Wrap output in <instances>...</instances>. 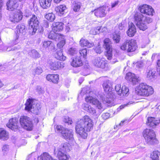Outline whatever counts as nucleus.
Returning a JSON list of instances; mask_svg holds the SVG:
<instances>
[{
    "label": "nucleus",
    "mask_w": 160,
    "mask_h": 160,
    "mask_svg": "<svg viewBox=\"0 0 160 160\" xmlns=\"http://www.w3.org/2000/svg\"><path fill=\"white\" fill-rule=\"evenodd\" d=\"M93 123L92 121L88 116H84L82 118L76 123V132L83 139H86L87 137V132H89L92 129Z\"/></svg>",
    "instance_id": "obj_1"
},
{
    "label": "nucleus",
    "mask_w": 160,
    "mask_h": 160,
    "mask_svg": "<svg viewBox=\"0 0 160 160\" xmlns=\"http://www.w3.org/2000/svg\"><path fill=\"white\" fill-rule=\"evenodd\" d=\"M134 22L137 27L141 30H145L148 28V24L152 21L149 17H144L140 13H137L134 16Z\"/></svg>",
    "instance_id": "obj_2"
},
{
    "label": "nucleus",
    "mask_w": 160,
    "mask_h": 160,
    "mask_svg": "<svg viewBox=\"0 0 160 160\" xmlns=\"http://www.w3.org/2000/svg\"><path fill=\"white\" fill-rule=\"evenodd\" d=\"M70 146L68 142L62 144L56 150L54 149V152L57 153V155L59 160H68L69 158V155H66L63 152H69L70 150Z\"/></svg>",
    "instance_id": "obj_3"
},
{
    "label": "nucleus",
    "mask_w": 160,
    "mask_h": 160,
    "mask_svg": "<svg viewBox=\"0 0 160 160\" xmlns=\"http://www.w3.org/2000/svg\"><path fill=\"white\" fill-rule=\"evenodd\" d=\"M136 91L138 95L145 97L151 95L154 92L152 87L144 83L140 84Z\"/></svg>",
    "instance_id": "obj_4"
},
{
    "label": "nucleus",
    "mask_w": 160,
    "mask_h": 160,
    "mask_svg": "<svg viewBox=\"0 0 160 160\" xmlns=\"http://www.w3.org/2000/svg\"><path fill=\"white\" fill-rule=\"evenodd\" d=\"M25 109L28 111H31L35 114H38L39 110L41 107L39 104L36 103L35 100L32 98H28L25 104Z\"/></svg>",
    "instance_id": "obj_5"
},
{
    "label": "nucleus",
    "mask_w": 160,
    "mask_h": 160,
    "mask_svg": "<svg viewBox=\"0 0 160 160\" xmlns=\"http://www.w3.org/2000/svg\"><path fill=\"white\" fill-rule=\"evenodd\" d=\"M55 131L60 133L62 137L65 139L72 140L73 139V134L71 130H68L60 125H57L55 128Z\"/></svg>",
    "instance_id": "obj_6"
},
{
    "label": "nucleus",
    "mask_w": 160,
    "mask_h": 160,
    "mask_svg": "<svg viewBox=\"0 0 160 160\" xmlns=\"http://www.w3.org/2000/svg\"><path fill=\"white\" fill-rule=\"evenodd\" d=\"M20 122L22 127L24 129L29 131L32 129L33 125L31 119L27 116H22L20 119Z\"/></svg>",
    "instance_id": "obj_7"
},
{
    "label": "nucleus",
    "mask_w": 160,
    "mask_h": 160,
    "mask_svg": "<svg viewBox=\"0 0 160 160\" xmlns=\"http://www.w3.org/2000/svg\"><path fill=\"white\" fill-rule=\"evenodd\" d=\"M112 44L110 40L108 38H106L104 40V48L106 50V56L108 60H111L112 56Z\"/></svg>",
    "instance_id": "obj_8"
},
{
    "label": "nucleus",
    "mask_w": 160,
    "mask_h": 160,
    "mask_svg": "<svg viewBox=\"0 0 160 160\" xmlns=\"http://www.w3.org/2000/svg\"><path fill=\"white\" fill-rule=\"evenodd\" d=\"M39 22L37 17L34 15H32L28 22L29 28L32 30L33 32L35 33L38 28Z\"/></svg>",
    "instance_id": "obj_9"
},
{
    "label": "nucleus",
    "mask_w": 160,
    "mask_h": 160,
    "mask_svg": "<svg viewBox=\"0 0 160 160\" xmlns=\"http://www.w3.org/2000/svg\"><path fill=\"white\" fill-rule=\"evenodd\" d=\"M22 18V15L21 12L17 10L10 15L9 19L11 22L15 23L20 21Z\"/></svg>",
    "instance_id": "obj_10"
},
{
    "label": "nucleus",
    "mask_w": 160,
    "mask_h": 160,
    "mask_svg": "<svg viewBox=\"0 0 160 160\" xmlns=\"http://www.w3.org/2000/svg\"><path fill=\"white\" fill-rule=\"evenodd\" d=\"M103 86L105 91L108 93V98H113L112 93V82L109 80H107L104 82Z\"/></svg>",
    "instance_id": "obj_11"
},
{
    "label": "nucleus",
    "mask_w": 160,
    "mask_h": 160,
    "mask_svg": "<svg viewBox=\"0 0 160 160\" xmlns=\"http://www.w3.org/2000/svg\"><path fill=\"white\" fill-rule=\"evenodd\" d=\"M139 9L142 13L145 14L146 15L152 16L153 13L154 12V9L152 7L146 4L140 6Z\"/></svg>",
    "instance_id": "obj_12"
},
{
    "label": "nucleus",
    "mask_w": 160,
    "mask_h": 160,
    "mask_svg": "<svg viewBox=\"0 0 160 160\" xmlns=\"http://www.w3.org/2000/svg\"><path fill=\"white\" fill-rule=\"evenodd\" d=\"M48 63L50 68L52 70H56L64 67L62 62L53 59L49 60L48 62Z\"/></svg>",
    "instance_id": "obj_13"
},
{
    "label": "nucleus",
    "mask_w": 160,
    "mask_h": 160,
    "mask_svg": "<svg viewBox=\"0 0 160 160\" xmlns=\"http://www.w3.org/2000/svg\"><path fill=\"white\" fill-rule=\"evenodd\" d=\"M94 65L98 68H104L107 64L104 58L99 57H97L93 60Z\"/></svg>",
    "instance_id": "obj_14"
},
{
    "label": "nucleus",
    "mask_w": 160,
    "mask_h": 160,
    "mask_svg": "<svg viewBox=\"0 0 160 160\" xmlns=\"http://www.w3.org/2000/svg\"><path fill=\"white\" fill-rule=\"evenodd\" d=\"M7 127L15 131H17L19 129L18 120L15 118L10 119L8 123L6 124Z\"/></svg>",
    "instance_id": "obj_15"
},
{
    "label": "nucleus",
    "mask_w": 160,
    "mask_h": 160,
    "mask_svg": "<svg viewBox=\"0 0 160 160\" xmlns=\"http://www.w3.org/2000/svg\"><path fill=\"white\" fill-rule=\"evenodd\" d=\"M115 90L117 93L121 96L127 95L129 92L128 88L125 85L122 86L121 88V85L119 84H117L115 86Z\"/></svg>",
    "instance_id": "obj_16"
},
{
    "label": "nucleus",
    "mask_w": 160,
    "mask_h": 160,
    "mask_svg": "<svg viewBox=\"0 0 160 160\" xmlns=\"http://www.w3.org/2000/svg\"><path fill=\"white\" fill-rule=\"evenodd\" d=\"M143 135L145 139L154 140L156 138L155 133L153 130L146 129L143 132Z\"/></svg>",
    "instance_id": "obj_17"
},
{
    "label": "nucleus",
    "mask_w": 160,
    "mask_h": 160,
    "mask_svg": "<svg viewBox=\"0 0 160 160\" xmlns=\"http://www.w3.org/2000/svg\"><path fill=\"white\" fill-rule=\"evenodd\" d=\"M85 100L87 102L92 103L93 104L96 106L99 109H102L101 103L97 99H95L92 96L87 97L85 98Z\"/></svg>",
    "instance_id": "obj_18"
},
{
    "label": "nucleus",
    "mask_w": 160,
    "mask_h": 160,
    "mask_svg": "<svg viewBox=\"0 0 160 160\" xmlns=\"http://www.w3.org/2000/svg\"><path fill=\"white\" fill-rule=\"evenodd\" d=\"M125 78L127 80L131 82L133 84H136V83L139 80V77L131 72H128L126 74Z\"/></svg>",
    "instance_id": "obj_19"
},
{
    "label": "nucleus",
    "mask_w": 160,
    "mask_h": 160,
    "mask_svg": "<svg viewBox=\"0 0 160 160\" xmlns=\"http://www.w3.org/2000/svg\"><path fill=\"white\" fill-rule=\"evenodd\" d=\"M26 29L24 25H18L17 27L16 31V40L18 39L19 36L25 35L26 33Z\"/></svg>",
    "instance_id": "obj_20"
},
{
    "label": "nucleus",
    "mask_w": 160,
    "mask_h": 160,
    "mask_svg": "<svg viewBox=\"0 0 160 160\" xmlns=\"http://www.w3.org/2000/svg\"><path fill=\"white\" fill-rule=\"evenodd\" d=\"M106 8L102 7L97 8L92 11L94 15L97 17L102 18L104 17L106 15L105 13Z\"/></svg>",
    "instance_id": "obj_21"
},
{
    "label": "nucleus",
    "mask_w": 160,
    "mask_h": 160,
    "mask_svg": "<svg viewBox=\"0 0 160 160\" xmlns=\"http://www.w3.org/2000/svg\"><path fill=\"white\" fill-rule=\"evenodd\" d=\"M136 32V29L135 25L132 22L128 23V29L127 31V34L130 37H132Z\"/></svg>",
    "instance_id": "obj_22"
},
{
    "label": "nucleus",
    "mask_w": 160,
    "mask_h": 160,
    "mask_svg": "<svg viewBox=\"0 0 160 160\" xmlns=\"http://www.w3.org/2000/svg\"><path fill=\"white\" fill-rule=\"evenodd\" d=\"M49 38L56 41L59 40L61 38H63V35L54 32V31H51L48 35Z\"/></svg>",
    "instance_id": "obj_23"
},
{
    "label": "nucleus",
    "mask_w": 160,
    "mask_h": 160,
    "mask_svg": "<svg viewBox=\"0 0 160 160\" xmlns=\"http://www.w3.org/2000/svg\"><path fill=\"white\" fill-rule=\"evenodd\" d=\"M147 122H146L147 125L150 127H154L160 123L159 120H156L153 117H148V118Z\"/></svg>",
    "instance_id": "obj_24"
},
{
    "label": "nucleus",
    "mask_w": 160,
    "mask_h": 160,
    "mask_svg": "<svg viewBox=\"0 0 160 160\" xmlns=\"http://www.w3.org/2000/svg\"><path fill=\"white\" fill-rule=\"evenodd\" d=\"M71 65L74 67H80L82 65V62L81 58L77 56L74 58L71 62Z\"/></svg>",
    "instance_id": "obj_25"
},
{
    "label": "nucleus",
    "mask_w": 160,
    "mask_h": 160,
    "mask_svg": "<svg viewBox=\"0 0 160 160\" xmlns=\"http://www.w3.org/2000/svg\"><path fill=\"white\" fill-rule=\"evenodd\" d=\"M83 109L91 114L94 115H96V110L95 109L92 107L91 106L89 105L87 103H84L82 105Z\"/></svg>",
    "instance_id": "obj_26"
},
{
    "label": "nucleus",
    "mask_w": 160,
    "mask_h": 160,
    "mask_svg": "<svg viewBox=\"0 0 160 160\" xmlns=\"http://www.w3.org/2000/svg\"><path fill=\"white\" fill-rule=\"evenodd\" d=\"M137 48L136 42L133 39L129 40V45L128 52H132L135 51Z\"/></svg>",
    "instance_id": "obj_27"
},
{
    "label": "nucleus",
    "mask_w": 160,
    "mask_h": 160,
    "mask_svg": "<svg viewBox=\"0 0 160 160\" xmlns=\"http://www.w3.org/2000/svg\"><path fill=\"white\" fill-rule=\"evenodd\" d=\"M66 6L64 5H60L55 8V10L60 16L64 14L67 10Z\"/></svg>",
    "instance_id": "obj_28"
},
{
    "label": "nucleus",
    "mask_w": 160,
    "mask_h": 160,
    "mask_svg": "<svg viewBox=\"0 0 160 160\" xmlns=\"http://www.w3.org/2000/svg\"><path fill=\"white\" fill-rule=\"evenodd\" d=\"M63 23L62 22H57L53 24L52 30L54 31L59 32L63 29Z\"/></svg>",
    "instance_id": "obj_29"
},
{
    "label": "nucleus",
    "mask_w": 160,
    "mask_h": 160,
    "mask_svg": "<svg viewBox=\"0 0 160 160\" xmlns=\"http://www.w3.org/2000/svg\"><path fill=\"white\" fill-rule=\"evenodd\" d=\"M80 44L81 46H85L90 48L92 47L94 43L92 42H90L88 40L84 38H82L80 41Z\"/></svg>",
    "instance_id": "obj_30"
},
{
    "label": "nucleus",
    "mask_w": 160,
    "mask_h": 160,
    "mask_svg": "<svg viewBox=\"0 0 160 160\" xmlns=\"http://www.w3.org/2000/svg\"><path fill=\"white\" fill-rule=\"evenodd\" d=\"M46 78L48 81L57 83L59 80V76L57 74H48Z\"/></svg>",
    "instance_id": "obj_31"
},
{
    "label": "nucleus",
    "mask_w": 160,
    "mask_h": 160,
    "mask_svg": "<svg viewBox=\"0 0 160 160\" xmlns=\"http://www.w3.org/2000/svg\"><path fill=\"white\" fill-rule=\"evenodd\" d=\"M54 55L57 59L61 61H64L66 59V57L63 55L61 49L57 51Z\"/></svg>",
    "instance_id": "obj_32"
},
{
    "label": "nucleus",
    "mask_w": 160,
    "mask_h": 160,
    "mask_svg": "<svg viewBox=\"0 0 160 160\" xmlns=\"http://www.w3.org/2000/svg\"><path fill=\"white\" fill-rule=\"evenodd\" d=\"M51 1L52 0H39L41 6L45 9L50 7Z\"/></svg>",
    "instance_id": "obj_33"
},
{
    "label": "nucleus",
    "mask_w": 160,
    "mask_h": 160,
    "mask_svg": "<svg viewBox=\"0 0 160 160\" xmlns=\"http://www.w3.org/2000/svg\"><path fill=\"white\" fill-rule=\"evenodd\" d=\"M8 9L9 11H12L17 8V5L13 1H9L7 3Z\"/></svg>",
    "instance_id": "obj_34"
},
{
    "label": "nucleus",
    "mask_w": 160,
    "mask_h": 160,
    "mask_svg": "<svg viewBox=\"0 0 160 160\" xmlns=\"http://www.w3.org/2000/svg\"><path fill=\"white\" fill-rule=\"evenodd\" d=\"M155 71L154 69H150L148 72L147 78L150 80L154 79L156 78Z\"/></svg>",
    "instance_id": "obj_35"
},
{
    "label": "nucleus",
    "mask_w": 160,
    "mask_h": 160,
    "mask_svg": "<svg viewBox=\"0 0 160 160\" xmlns=\"http://www.w3.org/2000/svg\"><path fill=\"white\" fill-rule=\"evenodd\" d=\"M9 137L8 133L3 128H0V138H8Z\"/></svg>",
    "instance_id": "obj_36"
},
{
    "label": "nucleus",
    "mask_w": 160,
    "mask_h": 160,
    "mask_svg": "<svg viewBox=\"0 0 160 160\" xmlns=\"http://www.w3.org/2000/svg\"><path fill=\"white\" fill-rule=\"evenodd\" d=\"M160 152L158 151H155L150 155V157L153 160H159Z\"/></svg>",
    "instance_id": "obj_37"
},
{
    "label": "nucleus",
    "mask_w": 160,
    "mask_h": 160,
    "mask_svg": "<svg viewBox=\"0 0 160 160\" xmlns=\"http://www.w3.org/2000/svg\"><path fill=\"white\" fill-rule=\"evenodd\" d=\"M45 17L50 22H53L55 18V15L52 12L46 14L45 16Z\"/></svg>",
    "instance_id": "obj_38"
},
{
    "label": "nucleus",
    "mask_w": 160,
    "mask_h": 160,
    "mask_svg": "<svg viewBox=\"0 0 160 160\" xmlns=\"http://www.w3.org/2000/svg\"><path fill=\"white\" fill-rule=\"evenodd\" d=\"M42 160H57L56 159H53L48 153L44 152L41 155Z\"/></svg>",
    "instance_id": "obj_39"
},
{
    "label": "nucleus",
    "mask_w": 160,
    "mask_h": 160,
    "mask_svg": "<svg viewBox=\"0 0 160 160\" xmlns=\"http://www.w3.org/2000/svg\"><path fill=\"white\" fill-rule=\"evenodd\" d=\"M129 40H127L124 42L120 47L121 49L128 52V49L129 47Z\"/></svg>",
    "instance_id": "obj_40"
},
{
    "label": "nucleus",
    "mask_w": 160,
    "mask_h": 160,
    "mask_svg": "<svg viewBox=\"0 0 160 160\" xmlns=\"http://www.w3.org/2000/svg\"><path fill=\"white\" fill-rule=\"evenodd\" d=\"M101 29V27H97V28H92L90 31V34L92 35L98 34L100 32V30Z\"/></svg>",
    "instance_id": "obj_41"
},
{
    "label": "nucleus",
    "mask_w": 160,
    "mask_h": 160,
    "mask_svg": "<svg viewBox=\"0 0 160 160\" xmlns=\"http://www.w3.org/2000/svg\"><path fill=\"white\" fill-rule=\"evenodd\" d=\"M59 40H61V41L57 44V47L58 48L61 49L63 47L65 43L64 36L63 35V38H61Z\"/></svg>",
    "instance_id": "obj_42"
},
{
    "label": "nucleus",
    "mask_w": 160,
    "mask_h": 160,
    "mask_svg": "<svg viewBox=\"0 0 160 160\" xmlns=\"http://www.w3.org/2000/svg\"><path fill=\"white\" fill-rule=\"evenodd\" d=\"M113 39L116 43H118L120 39V33L118 32V33H115L113 35Z\"/></svg>",
    "instance_id": "obj_43"
},
{
    "label": "nucleus",
    "mask_w": 160,
    "mask_h": 160,
    "mask_svg": "<svg viewBox=\"0 0 160 160\" xmlns=\"http://www.w3.org/2000/svg\"><path fill=\"white\" fill-rule=\"evenodd\" d=\"M1 38H0V50H1L3 51H11L10 49H9V48H8L7 46H4L3 43L1 41Z\"/></svg>",
    "instance_id": "obj_44"
},
{
    "label": "nucleus",
    "mask_w": 160,
    "mask_h": 160,
    "mask_svg": "<svg viewBox=\"0 0 160 160\" xmlns=\"http://www.w3.org/2000/svg\"><path fill=\"white\" fill-rule=\"evenodd\" d=\"M81 6V4L80 3H75L73 4V10L76 12L78 11L79 10Z\"/></svg>",
    "instance_id": "obj_45"
},
{
    "label": "nucleus",
    "mask_w": 160,
    "mask_h": 160,
    "mask_svg": "<svg viewBox=\"0 0 160 160\" xmlns=\"http://www.w3.org/2000/svg\"><path fill=\"white\" fill-rule=\"evenodd\" d=\"M9 150V146L7 145H4L2 148V151L3 154L6 155L8 153Z\"/></svg>",
    "instance_id": "obj_46"
},
{
    "label": "nucleus",
    "mask_w": 160,
    "mask_h": 160,
    "mask_svg": "<svg viewBox=\"0 0 160 160\" xmlns=\"http://www.w3.org/2000/svg\"><path fill=\"white\" fill-rule=\"evenodd\" d=\"M77 52L76 49L74 48H71L68 50V53L72 55L76 54Z\"/></svg>",
    "instance_id": "obj_47"
},
{
    "label": "nucleus",
    "mask_w": 160,
    "mask_h": 160,
    "mask_svg": "<svg viewBox=\"0 0 160 160\" xmlns=\"http://www.w3.org/2000/svg\"><path fill=\"white\" fill-rule=\"evenodd\" d=\"M87 50L86 49L80 50L79 51L80 55L81 56H82L84 58H85L87 56Z\"/></svg>",
    "instance_id": "obj_48"
},
{
    "label": "nucleus",
    "mask_w": 160,
    "mask_h": 160,
    "mask_svg": "<svg viewBox=\"0 0 160 160\" xmlns=\"http://www.w3.org/2000/svg\"><path fill=\"white\" fill-rule=\"evenodd\" d=\"M34 72L36 74H40L42 72V70L41 67H37L34 70Z\"/></svg>",
    "instance_id": "obj_49"
},
{
    "label": "nucleus",
    "mask_w": 160,
    "mask_h": 160,
    "mask_svg": "<svg viewBox=\"0 0 160 160\" xmlns=\"http://www.w3.org/2000/svg\"><path fill=\"white\" fill-rule=\"evenodd\" d=\"M52 42L51 41H44L43 42V46L45 48H48L51 44Z\"/></svg>",
    "instance_id": "obj_50"
},
{
    "label": "nucleus",
    "mask_w": 160,
    "mask_h": 160,
    "mask_svg": "<svg viewBox=\"0 0 160 160\" xmlns=\"http://www.w3.org/2000/svg\"><path fill=\"white\" fill-rule=\"evenodd\" d=\"M63 121L68 124H71L72 123V121L71 119L68 117H65L63 120Z\"/></svg>",
    "instance_id": "obj_51"
},
{
    "label": "nucleus",
    "mask_w": 160,
    "mask_h": 160,
    "mask_svg": "<svg viewBox=\"0 0 160 160\" xmlns=\"http://www.w3.org/2000/svg\"><path fill=\"white\" fill-rule=\"evenodd\" d=\"M126 27V24H125L124 22H122L121 23L119 24L118 28L119 29L122 30L124 29Z\"/></svg>",
    "instance_id": "obj_52"
},
{
    "label": "nucleus",
    "mask_w": 160,
    "mask_h": 160,
    "mask_svg": "<svg viewBox=\"0 0 160 160\" xmlns=\"http://www.w3.org/2000/svg\"><path fill=\"white\" fill-rule=\"evenodd\" d=\"M110 116V115L109 113H103L102 116V118L103 119H106L108 118Z\"/></svg>",
    "instance_id": "obj_53"
},
{
    "label": "nucleus",
    "mask_w": 160,
    "mask_h": 160,
    "mask_svg": "<svg viewBox=\"0 0 160 160\" xmlns=\"http://www.w3.org/2000/svg\"><path fill=\"white\" fill-rule=\"evenodd\" d=\"M132 103H131L130 102H129L127 104H124L121 105L117 108V110L118 111H119L121 109H122L123 108L127 106V105H129L130 104H131Z\"/></svg>",
    "instance_id": "obj_54"
},
{
    "label": "nucleus",
    "mask_w": 160,
    "mask_h": 160,
    "mask_svg": "<svg viewBox=\"0 0 160 160\" xmlns=\"http://www.w3.org/2000/svg\"><path fill=\"white\" fill-rule=\"evenodd\" d=\"M136 67L138 68H140L142 67L143 66V64L142 62L140 61L137 62L136 63Z\"/></svg>",
    "instance_id": "obj_55"
},
{
    "label": "nucleus",
    "mask_w": 160,
    "mask_h": 160,
    "mask_svg": "<svg viewBox=\"0 0 160 160\" xmlns=\"http://www.w3.org/2000/svg\"><path fill=\"white\" fill-rule=\"evenodd\" d=\"M145 142L148 145H154L155 144L154 141H145Z\"/></svg>",
    "instance_id": "obj_56"
},
{
    "label": "nucleus",
    "mask_w": 160,
    "mask_h": 160,
    "mask_svg": "<svg viewBox=\"0 0 160 160\" xmlns=\"http://www.w3.org/2000/svg\"><path fill=\"white\" fill-rule=\"evenodd\" d=\"M95 50L97 53H100L101 52V49L99 47H96Z\"/></svg>",
    "instance_id": "obj_57"
},
{
    "label": "nucleus",
    "mask_w": 160,
    "mask_h": 160,
    "mask_svg": "<svg viewBox=\"0 0 160 160\" xmlns=\"http://www.w3.org/2000/svg\"><path fill=\"white\" fill-rule=\"evenodd\" d=\"M156 113L160 114V105L158 106L155 109Z\"/></svg>",
    "instance_id": "obj_58"
},
{
    "label": "nucleus",
    "mask_w": 160,
    "mask_h": 160,
    "mask_svg": "<svg viewBox=\"0 0 160 160\" xmlns=\"http://www.w3.org/2000/svg\"><path fill=\"white\" fill-rule=\"evenodd\" d=\"M119 1H116L113 3H112L111 4V7L112 8L116 7L118 4Z\"/></svg>",
    "instance_id": "obj_59"
},
{
    "label": "nucleus",
    "mask_w": 160,
    "mask_h": 160,
    "mask_svg": "<svg viewBox=\"0 0 160 160\" xmlns=\"http://www.w3.org/2000/svg\"><path fill=\"white\" fill-rule=\"evenodd\" d=\"M37 91L39 94L42 93L43 92V90L40 87H38L37 89Z\"/></svg>",
    "instance_id": "obj_60"
},
{
    "label": "nucleus",
    "mask_w": 160,
    "mask_h": 160,
    "mask_svg": "<svg viewBox=\"0 0 160 160\" xmlns=\"http://www.w3.org/2000/svg\"><path fill=\"white\" fill-rule=\"evenodd\" d=\"M127 120L126 119V120L121 121V122H120V123L118 124V126H119L120 128L121 126H122L124 124V122L125 121H127Z\"/></svg>",
    "instance_id": "obj_61"
},
{
    "label": "nucleus",
    "mask_w": 160,
    "mask_h": 160,
    "mask_svg": "<svg viewBox=\"0 0 160 160\" xmlns=\"http://www.w3.org/2000/svg\"><path fill=\"white\" fill-rule=\"evenodd\" d=\"M2 0H0V17H1V13L2 8Z\"/></svg>",
    "instance_id": "obj_62"
},
{
    "label": "nucleus",
    "mask_w": 160,
    "mask_h": 160,
    "mask_svg": "<svg viewBox=\"0 0 160 160\" xmlns=\"http://www.w3.org/2000/svg\"><path fill=\"white\" fill-rule=\"evenodd\" d=\"M158 56V54H153L152 57V60H154L155 59V56Z\"/></svg>",
    "instance_id": "obj_63"
},
{
    "label": "nucleus",
    "mask_w": 160,
    "mask_h": 160,
    "mask_svg": "<svg viewBox=\"0 0 160 160\" xmlns=\"http://www.w3.org/2000/svg\"><path fill=\"white\" fill-rule=\"evenodd\" d=\"M157 65L158 66V68H160V60H158L157 63Z\"/></svg>",
    "instance_id": "obj_64"
}]
</instances>
